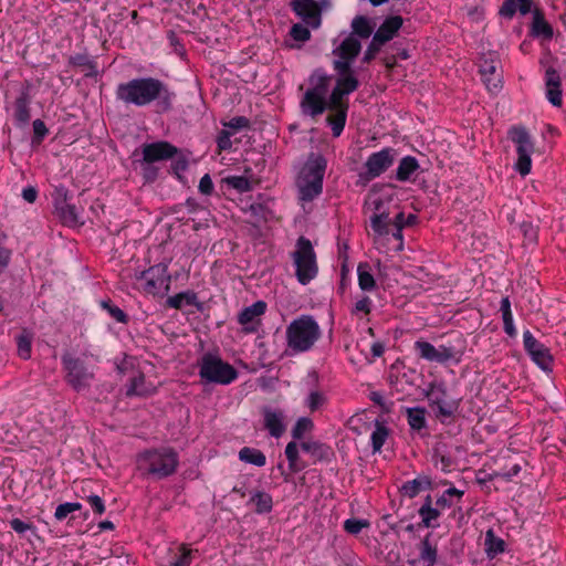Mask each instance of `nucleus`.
Here are the masks:
<instances>
[{
  "label": "nucleus",
  "instance_id": "nucleus-53",
  "mask_svg": "<svg viewBox=\"0 0 566 566\" xmlns=\"http://www.w3.org/2000/svg\"><path fill=\"white\" fill-rule=\"evenodd\" d=\"M413 348L419 358L430 363H437V347L427 340H416Z\"/></svg>",
  "mask_w": 566,
  "mask_h": 566
},
{
  "label": "nucleus",
  "instance_id": "nucleus-11",
  "mask_svg": "<svg viewBox=\"0 0 566 566\" xmlns=\"http://www.w3.org/2000/svg\"><path fill=\"white\" fill-rule=\"evenodd\" d=\"M509 137L516 145L517 159L514 168L521 176H527L532 169L531 156L534 151L531 135L524 126H512L509 129Z\"/></svg>",
  "mask_w": 566,
  "mask_h": 566
},
{
  "label": "nucleus",
  "instance_id": "nucleus-32",
  "mask_svg": "<svg viewBox=\"0 0 566 566\" xmlns=\"http://www.w3.org/2000/svg\"><path fill=\"white\" fill-rule=\"evenodd\" d=\"M254 506V513L259 515L269 514L273 510V497L270 493L261 490L251 492V497L247 505Z\"/></svg>",
  "mask_w": 566,
  "mask_h": 566
},
{
  "label": "nucleus",
  "instance_id": "nucleus-50",
  "mask_svg": "<svg viewBox=\"0 0 566 566\" xmlns=\"http://www.w3.org/2000/svg\"><path fill=\"white\" fill-rule=\"evenodd\" d=\"M171 159L170 169L169 172L176 177V179L180 182H185L186 178L184 176V172L188 170L189 168V160L188 158L181 153L179 149V154H177Z\"/></svg>",
  "mask_w": 566,
  "mask_h": 566
},
{
  "label": "nucleus",
  "instance_id": "nucleus-44",
  "mask_svg": "<svg viewBox=\"0 0 566 566\" xmlns=\"http://www.w3.org/2000/svg\"><path fill=\"white\" fill-rule=\"evenodd\" d=\"M464 495V491L457 489L455 486H450L442 492L440 496L436 500V505L446 510L453 506L454 501L460 503Z\"/></svg>",
  "mask_w": 566,
  "mask_h": 566
},
{
  "label": "nucleus",
  "instance_id": "nucleus-60",
  "mask_svg": "<svg viewBox=\"0 0 566 566\" xmlns=\"http://www.w3.org/2000/svg\"><path fill=\"white\" fill-rule=\"evenodd\" d=\"M373 310V301L369 296H363L358 300L350 310L353 316L360 317V314L369 315Z\"/></svg>",
  "mask_w": 566,
  "mask_h": 566
},
{
  "label": "nucleus",
  "instance_id": "nucleus-18",
  "mask_svg": "<svg viewBox=\"0 0 566 566\" xmlns=\"http://www.w3.org/2000/svg\"><path fill=\"white\" fill-rule=\"evenodd\" d=\"M418 558L409 559L410 566H434L438 562V546L433 533L428 532L417 544Z\"/></svg>",
  "mask_w": 566,
  "mask_h": 566
},
{
  "label": "nucleus",
  "instance_id": "nucleus-14",
  "mask_svg": "<svg viewBox=\"0 0 566 566\" xmlns=\"http://www.w3.org/2000/svg\"><path fill=\"white\" fill-rule=\"evenodd\" d=\"M31 88L32 83L25 80L20 87L19 95L13 102V123L17 127L23 128L28 126L31 119Z\"/></svg>",
  "mask_w": 566,
  "mask_h": 566
},
{
  "label": "nucleus",
  "instance_id": "nucleus-41",
  "mask_svg": "<svg viewBox=\"0 0 566 566\" xmlns=\"http://www.w3.org/2000/svg\"><path fill=\"white\" fill-rule=\"evenodd\" d=\"M238 458L241 462L252 464L255 467H264L266 457L260 449L252 447H243L239 450Z\"/></svg>",
  "mask_w": 566,
  "mask_h": 566
},
{
  "label": "nucleus",
  "instance_id": "nucleus-42",
  "mask_svg": "<svg viewBox=\"0 0 566 566\" xmlns=\"http://www.w3.org/2000/svg\"><path fill=\"white\" fill-rule=\"evenodd\" d=\"M463 355V349L455 348V346L451 344H441L437 347V363L438 364H447L449 361H453L459 364L461 361Z\"/></svg>",
  "mask_w": 566,
  "mask_h": 566
},
{
  "label": "nucleus",
  "instance_id": "nucleus-10",
  "mask_svg": "<svg viewBox=\"0 0 566 566\" xmlns=\"http://www.w3.org/2000/svg\"><path fill=\"white\" fill-rule=\"evenodd\" d=\"M171 259L155 264L147 270L136 272L137 281H145L144 291L151 295H165L168 293L171 283V276L168 273V266Z\"/></svg>",
  "mask_w": 566,
  "mask_h": 566
},
{
  "label": "nucleus",
  "instance_id": "nucleus-20",
  "mask_svg": "<svg viewBox=\"0 0 566 566\" xmlns=\"http://www.w3.org/2000/svg\"><path fill=\"white\" fill-rule=\"evenodd\" d=\"M333 69L337 74L335 87L345 94H352L359 87V80L353 67H348L345 62H333Z\"/></svg>",
  "mask_w": 566,
  "mask_h": 566
},
{
  "label": "nucleus",
  "instance_id": "nucleus-24",
  "mask_svg": "<svg viewBox=\"0 0 566 566\" xmlns=\"http://www.w3.org/2000/svg\"><path fill=\"white\" fill-rule=\"evenodd\" d=\"M483 83L489 91H497L501 87V80L496 75V61L492 57L483 56L479 65Z\"/></svg>",
  "mask_w": 566,
  "mask_h": 566
},
{
  "label": "nucleus",
  "instance_id": "nucleus-22",
  "mask_svg": "<svg viewBox=\"0 0 566 566\" xmlns=\"http://www.w3.org/2000/svg\"><path fill=\"white\" fill-rule=\"evenodd\" d=\"M546 98L556 107L563 104L562 78L559 72L549 66L545 72Z\"/></svg>",
  "mask_w": 566,
  "mask_h": 566
},
{
  "label": "nucleus",
  "instance_id": "nucleus-21",
  "mask_svg": "<svg viewBox=\"0 0 566 566\" xmlns=\"http://www.w3.org/2000/svg\"><path fill=\"white\" fill-rule=\"evenodd\" d=\"M360 51V41L353 35H348L336 49L333 50V54L338 56V59L334 60V62H345L350 69L353 67V63L359 55Z\"/></svg>",
  "mask_w": 566,
  "mask_h": 566
},
{
  "label": "nucleus",
  "instance_id": "nucleus-34",
  "mask_svg": "<svg viewBox=\"0 0 566 566\" xmlns=\"http://www.w3.org/2000/svg\"><path fill=\"white\" fill-rule=\"evenodd\" d=\"M426 413L424 407H409L406 409L407 422L412 431L420 433L427 429Z\"/></svg>",
  "mask_w": 566,
  "mask_h": 566
},
{
  "label": "nucleus",
  "instance_id": "nucleus-61",
  "mask_svg": "<svg viewBox=\"0 0 566 566\" xmlns=\"http://www.w3.org/2000/svg\"><path fill=\"white\" fill-rule=\"evenodd\" d=\"M520 230L524 239L528 243H536L538 239V226H535L532 221H523L520 224Z\"/></svg>",
  "mask_w": 566,
  "mask_h": 566
},
{
  "label": "nucleus",
  "instance_id": "nucleus-45",
  "mask_svg": "<svg viewBox=\"0 0 566 566\" xmlns=\"http://www.w3.org/2000/svg\"><path fill=\"white\" fill-rule=\"evenodd\" d=\"M500 311L502 313L503 328L504 332L510 336H516V328L513 322V314L511 310V301L509 296H504L501 300Z\"/></svg>",
  "mask_w": 566,
  "mask_h": 566
},
{
  "label": "nucleus",
  "instance_id": "nucleus-13",
  "mask_svg": "<svg viewBox=\"0 0 566 566\" xmlns=\"http://www.w3.org/2000/svg\"><path fill=\"white\" fill-rule=\"evenodd\" d=\"M523 346L531 359L544 371H552L554 358L551 349L527 329L523 333Z\"/></svg>",
  "mask_w": 566,
  "mask_h": 566
},
{
  "label": "nucleus",
  "instance_id": "nucleus-46",
  "mask_svg": "<svg viewBox=\"0 0 566 566\" xmlns=\"http://www.w3.org/2000/svg\"><path fill=\"white\" fill-rule=\"evenodd\" d=\"M139 154V149H135L133 153V164L139 165L142 169V178L144 180V184H154L158 177H159V167H157L155 164H146L142 161V159H136V157Z\"/></svg>",
  "mask_w": 566,
  "mask_h": 566
},
{
  "label": "nucleus",
  "instance_id": "nucleus-19",
  "mask_svg": "<svg viewBox=\"0 0 566 566\" xmlns=\"http://www.w3.org/2000/svg\"><path fill=\"white\" fill-rule=\"evenodd\" d=\"M266 303L264 301H256L252 305L244 307L238 314V323L242 325V331L245 334L256 333L261 325L260 316L266 311Z\"/></svg>",
  "mask_w": 566,
  "mask_h": 566
},
{
  "label": "nucleus",
  "instance_id": "nucleus-1",
  "mask_svg": "<svg viewBox=\"0 0 566 566\" xmlns=\"http://www.w3.org/2000/svg\"><path fill=\"white\" fill-rule=\"evenodd\" d=\"M115 95L127 106L154 105L159 115L170 113L177 99V94L169 84L155 76H138L119 83Z\"/></svg>",
  "mask_w": 566,
  "mask_h": 566
},
{
  "label": "nucleus",
  "instance_id": "nucleus-7",
  "mask_svg": "<svg viewBox=\"0 0 566 566\" xmlns=\"http://www.w3.org/2000/svg\"><path fill=\"white\" fill-rule=\"evenodd\" d=\"M84 357L85 355L75 356L69 350L61 356L64 380L76 392L88 389L95 379V367Z\"/></svg>",
  "mask_w": 566,
  "mask_h": 566
},
{
  "label": "nucleus",
  "instance_id": "nucleus-56",
  "mask_svg": "<svg viewBox=\"0 0 566 566\" xmlns=\"http://www.w3.org/2000/svg\"><path fill=\"white\" fill-rule=\"evenodd\" d=\"M314 427L313 420L307 417H301L296 420L291 430L293 441L302 440L305 432L311 431Z\"/></svg>",
  "mask_w": 566,
  "mask_h": 566
},
{
  "label": "nucleus",
  "instance_id": "nucleus-43",
  "mask_svg": "<svg viewBox=\"0 0 566 566\" xmlns=\"http://www.w3.org/2000/svg\"><path fill=\"white\" fill-rule=\"evenodd\" d=\"M390 434V429L386 426L385 420H375V430L370 436L373 452H379L384 447L387 438Z\"/></svg>",
  "mask_w": 566,
  "mask_h": 566
},
{
  "label": "nucleus",
  "instance_id": "nucleus-27",
  "mask_svg": "<svg viewBox=\"0 0 566 566\" xmlns=\"http://www.w3.org/2000/svg\"><path fill=\"white\" fill-rule=\"evenodd\" d=\"M434 484L432 479L429 475L420 474L416 479L406 481L401 488L400 492L402 495L413 499L416 497L421 491L426 490H433Z\"/></svg>",
  "mask_w": 566,
  "mask_h": 566
},
{
  "label": "nucleus",
  "instance_id": "nucleus-58",
  "mask_svg": "<svg viewBox=\"0 0 566 566\" xmlns=\"http://www.w3.org/2000/svg\"><path fill=\"white\" fill-rule=\"evenodd\" d=\"M289 34L293 40L302 43L307 42L312 36L310 27L304 23H294L291 27Z\"/></svg>",
  "mask_w": 566,
  "mask_h": 566
},
{
  "label": "nucleus",
  "instance_id": "nucleus-9",
  "mask_svg": "<svg viewBox=\"0 0 566 566\" xmlns=\"http://www.w3.org/2000/svg\"><path fill=\"white\" fill-rule=\"evenodd\" d=\"M292 256L298 283L302 285L308 284L318 273L316 253L311 240L301 235L296 241V250L292 253Z\"/></svg>",
  "mask_w": 566,
  "mask_h": 566
},
{
  "label": "nucleus",
  "instance_id": "nucleus-23",
  "mask_svg": "<svg viewBox=\"0 0 566 566\" xmlns=\"http://www.w3.org/2000/svg\"><path fill=\"white\" fill-rule=\"evenodd\" d=\"M156 391L157 388L151 382H147L145 374L139 370L137 375L130 378L129 382L126 385L125 396L127 398H147L155 395Z\"/></svg>",
  "mask_w": 566,
  "mask_h": 566
},
{
  "label": "nucleus",
  "instance_id": "nucleus-63",
  "mask_svg": "<svg viewBox=\"0 0 566 566\" xmlns=\"http://www.w3.org/2000/svg\"><path fill=\"white\" fill-rule=\"evenodd\" d=\"M222 125L234 134L241 129L250 128V119L245 116H235L228 122H222Z\"/></svg>",
  "mask_w": 566,
  "mask_h": 566
},
{
  "label": "nucleus",
  "instance_id": "nucleus-54",
  "mask_svg": "<svg viewBox=\"0 0 566 566\" xmlns=\"http://www.w3.org/2000/svg\"><path fill=\"white\" fill-rule=\"evenodd\" d=\"M99 304L115 322L122 324H127L129 322L128 314L115 305L111 298L102 300Z\"/></svg>",
  "mask_w": 566,
  "mask_h": 566
},
{
  "label": "nucleus",
  "instance_id": "nucleus-4",
  "mask_svg": "<svg viewBox=\"0 0 566 566\" xmlns=\"http://www.w3.org/2000/svg\"><path fill=\"white\" fill-rule=\"evenodd\" d=\"M327 168V160L319 153H311L296 178L298 198L311 202L323 192V181Z\"/></svg>",
  "mask_w": 566,
  "mask_h": 566
},
{
  "label": "nucleus",
  "instance_id": "nucleus-57",
  "mask_svg": "<svg viewBox=\"0 0 566 566\" xmlns=\"http://www.w3.org/2000/svg\"><path fill=\"white\" fill-rule=\"evenodd\" d=\"M33 135L31 138L32 147H39L44 142L45 137L49 135V128L45 123L38 118L32 123Z\"/></svg>",
  "mask_w": 566,
  "mask_h": 566
},
{
  "label": "nucleus",
  "instance_id": "nucleus-30",
  "mask_svg": "<svg viewBox=\"0 0 566 566\" xmlns=\"http://www.w3.org/2000/svg\"><path fill=\"white\" fill-rule=\"evenodd\" d=\"M534 0H504L499 9V15L511 20L518 11L522 15H526L532 11Z\"/></svg>",
  "mask_w": 566,
  "mask_h": 566
},
{
  "label": "nucleus",
  "instance_id": "nucleus-62",
  "mask_svg": "<svg viewBox=\"0 0 566 566\" xmlns=\"http://www.w3.org/2000/svg\"><path fill=\"white\" fill-rule=\"evenodd\" d=\"M232 135H233V132H230L229 129H221L218 133L217 138H216L218 154H221L222 151H227V150L231 149Z\"/></svg>",
  "mask_w": 566,
  "mask_h": 566
},
{
  "label": "nucleus",
  "instance_id": "nucleus-49",
  "mask_svg": "<svg viewBox=\"0 0 566 566\" xmlns=\"http://www.w3.org/2000/svg\"><path fill=\"white\" fill-rule=\"evenodd\" d=\"M506 543L504 539L497 537L493 530L485 533V551L489 557H495L504 553Z\"/></svg>",
  "mask_w": 566,
  "mask_h": 566
},
{
  "label": "nucleus",
  "instance_id": "nucleus-38",
  "mask_svg": "<svg viewBox=\"0 0 566 566\" xmlns=\"http://www.w3.org/2000/svg\"><path fill=\"white\" fill-rule=\"evenodd\" d=\"M69 65L73 67H85L88 71L85 73V77H97L98 70L97 63L90 57L87 53H77L71 55L67 60Z\"/></svg>",
  "mask_w": 566,
  "mask_h": 566
},
{
  "label": "nucleus",
  "instance_id": "nucleus-2",
  "mask_svg": "<svg viewBox=\"0 0 566 566\" xmlns=\"http://www.w3.org/2000/svg\"><path fill=\"white\" fill-rule=\"evenodd\" d=\"M332 75L323 67L313 70L307 82L308 87L300 99V112L304 117L316 119L327 109H348V94L335 87L328 95Z\"/></svg>",
  "mask_w": 566,
  "mask_h": 566
},
{
  "label": "nucleus",
  "instance_id": "nucleus-3",
  "mask_svg": "<svg viewBox=\"0 0 566 566\" xmlns=\"http://www.w3.org/2000/svg\"><path fill=\"white\" fill-rule=\"evenodd\" d=\"M179 467V454L172 447L145 449L137 454V468L144 476L163 480L174 475Z\"/></svg>",
  "mask_w": 566,
  "mask_h": 566
},
{
  "label": "nucleus",
  "instance_id": "nucleus-16",
  "mask_svg": "<svg viewBox=\"0 0 566 566\" xmlns=\"http://www.w3.org/2000/svg\"><path fill=\"white\" fill-rule=\"evenodd\" d=\"M291 10L311 29L322 24V6L316 0H292Z\"/></svg>",
  "mask_w": 566,
  "mask_h": 566
},
{
  "label": "nucleus",
  "instance_id": "nucleus-64",
  "mask_svg": "<svg viewBox=\"0 0 566 566\" xmlns=\"http://www.w3.org/2000/svg\"><path fill=\"white\" fill-rule=\"evenodd\" d=\"M368 398L377 406L380 407L381 412L388 415L391 412L394 401H386L380 391H370Z\"/></svg>",
  "mask_w": 566,
  "mask_h": 566
},
{
  "label": "nucleus",
  "instance_id": "nucleus-37",
  "mask_svg": "<svg viewBox=\"0 0 566 566\" xmlns=\"http://www.w3.org/2000/svg\"><path fill=\"white\" fill-rule=\"evenodd\" d=\"M375 24L365 15H356L352 21V33L355 38L368 39L374 33Z\"/></svg>",
  "mask_w": 566,
  "mask_h": 566
},
{
  "label": "nucleus",
  "instance_id": "nucleus-8",
  "mask_svg": "<svg viewBox=\"0 0 566 566\" xmlns=\"http://www.w3.org/2000/svg\"><path fill=\"white\" fill-rule=\"evenodd\" d=\"M199 376L205 384L230 385L238 376V370L228 361L210 352L205 353L198 361Z\"/></svg>",
  "mask_w": 566,
  "mask_h": 566
},
{
  "label": "nucleus",
  "instance_id": "nucleus-28",
  "mask_svg": "<svg viewBox=\"0 0 566 566\" xmlns=\"http://www.w3.org/2000/svg\"><path fill=\"white\" fill-rule=\"evenodd\" d=\"M530 35L533 38H543L544 40H551L554 36L553 27L546 21L544 12L541 9L533 11Z\"/></svg>",
  "mask_w": 566,
  "mask_h": 566
},
{
  "label": "nucleus",
  "instance_id": "nucleus-39",
  "mask_svg": "<svg viewBox=\"0 0 566 566\" xmlns=\"http://www.w3.org/2000/svg\"><path fill=\"white\" fill-rule=\"evenodd\" d=\"M81 209L73 203H67L60 209L55 214L63 226L74 228L82 226L83 221L80 220Z\"/></svg>",
  "mask_w": 566,
  "mask_h": 566
},
{
  "label": "nucleus",
  "instance_id": "nucleus-40",
  "mask_svg": "<svg viewBox=\"0 0 566 566\" xmlns=\"http://www.w3.org/2000/svg\"><path fill=\"white\" fill-rule=\"evenodd\" d=\"M358 285L364 292H371L377 287L376 280L371 273L368 262H359L357 266Z\"/></svg>",
  "mask_w": 566,
  "mask_h": 566
},
{
  "label": "nucleus",
  "instance_id": "nucleus-55",
  "mask_svg": "<svg viewBox=\"0 0 566 566\" xmlns=\"http://www.w3.org/2000/svg\"><path fill=\"white\" fill-rule=\"evenodd\" d=\"M71 198L70 190L64 185L56 186L52 192L54 213L63 209V207L70 202Z\"/></svg>",
  "mask_w": 566,
  "mask_h": 566
},
{
  "label": "nucleus",
  "instance_id": "nucleus-35",
  "mask_svg": "<svg viewBox=\"0 0 566 566\" xmlns=\"http://www.w3.org/2000/svg\"><path fill=\"white\" fill-rule=\"evenodd\" d=\"M443 509L439 506L433 507H427V509H419L418 514L420 516V522L417 523L418 530L421 528H437L440 526L438 520L441 516Z\"/></svg>",
  "mask_w": 566,
  "mask_h": 566
},
{
  "label": "nucleus",
  "instance_id": "nucleus-51",
  "mask_svg": "<svg viewBox=\"0 0 566 566\" xmlns=\"http://www.w3.org/2000/svg\"><path fill=\"white\" fill-rule=\"evenodd\" d=\"M235 189L238 192L243 193L252 190V184L245 176H228L221 179V188Z\"/></svg>",
  "mask_w": 566,
  "mask_h": 566
},
{
  "label": "nucleus",
  "instance_id": "nucleus-12",
  "mask_svg": "<svg viewBox=\"0 0 566 566\" xmlns=\"http://www.w3.org/2000/svg\"><path fill=\"white\" fill-rule=\"evenodd\" d=\"M403 24V19L400 15H391L384 20L373 35L364 56L363 63L369 64L381 50V46L392 40Z\"/></svg>",
  "mask_w": 566,
  "mask_h": 566
},
{
  "label": "nucleus",
  "instance_id": "nucleus-48",
  "mask_svg": "<svg viewBox=\"0 0 566 566\" xmlns=\"http://www.w3.org/2000/svg\"><path fill=\"white\" fill-rule=\"evenodd\" d=\"M32 339V334L27 329H23L21 334L15 336L18 356L23 360H28L31 358Z\"/></svg>",
  "mask_w": 566,
  "mask_h": 566
},
{
  "label": "nucleus",
  "instance_id": "nucleus-59",
  "mask_svg": "<svg viewBox=\"0 0 566 566\" xmlns=\"http://www.w3.org/2000/svg\"><path fill=\"white\" fill-rule=\"evenodd\" d=\"M369 526H370V523L368 520L355 518V517L347 518L343 525L344 531L350 535H357L363 531V528H367Z\"/></svg>",
  "mask_w": 566,
  "mask_h": 566
},
{
  "label": "nucleus",
  "instance_id": "nucleus-26",
  "mask_svg": "<svg viewBox=\"0 0 566 566\" xmlns=\"http://www.w3.org/2000/svg\"><path fill=\"white\" fill-rule=\"evenodd\" d=\"M184 305L195 306L197 311H203V303L198 300L195 291L188 290L169 296L166 300V306L175 310H181Z\"/></svg>",
  "mask_w": 566,
  "mask_h": 566
},
{
  "label": "nucleus",
  "instance_id": "nucleus-15",
  "mask_svg": "<svg viewBox=\"0 0 566 566\" xmlns=\"http://www.w3.org/2000/svg\"><path fill=\"white\" fill-rule=\"evenodd\" d=\"M142 161L156 164L168 160L179 154V148L166 140L145 143L140 146Z\"/></svg>",
  "mask_w": 566,
  "mask_h": 566
},
{
  "label": "nucleus",
  "instance_id": "nucleus-6",
  "mask_svg": "<svg viewBox=\"0 0 566 566\" xmlns=\"http://www.w3.org/2000/svg\"><path fill=\"white\" fill-rule=\"evenodd\" d=\"M321 327L314 317L301 315L286 327L287 347L295 354L308 352L321 338Z\"/></svg>",
  "mask_w": 566,
  "mask_h": 566
},
{
  "label": "nucleus",
  "instance_id": "nucleus-36",
  "mask_svg": "<svg viewBox=\"0 0 566 566\" xmlns=\"http://www.w3.org/2000/svg\"><path fill=\"white\" fill-rule=\"evenodd\" d=\"M328 114L325 118L326 125L331 127L333 137L337 138L344 132L348 109H328Z\"/></svg>",
  "mask_w": 566,
  "mask_h": 566
},
{
  "label": "nucleus",
  "instance_id": "nucleus-33",
  "mask_svg": "<svg viewBox=\"0 0 566 566\" xmlns=\"http://www.w3.org/2000/svg\"><path fill=\"white\" fill-rule=\"evenodd\" d=\"M300 444L296 441H290L284 450V454L289 462V470L291 473H298L307 468V462L300 457Z\"/></svg>",
  "mask_w": 566,
  "mask_h": 566
},
{
  "label": "nucleus",
  "instance_id": "nucleus-29",
  "mask_svg": "<svg viewBox=\"0 0 566 566\" xmlns=\"http://www.w3.org/2000/svg\"><path fill=\"white\" fill-rule=\"evenodd\" d=\"M300 447L314 458V462H329L334 457L333 449L321 441H303Z\"/></svg>",
  "mask_w": 566,
  "mask_h": 566
},
{
  "label": "nucleus",
  "instance_id": "nucleus-31",
  "mask_svg": "<svg viewBox=\"0 0 566 566\" xmlns=\"http://www.w3.org/2000/svg\"><path fill=\"white\" fill-rule=\"evenodd\" d=\"M420 165L416 157L405 156L400 159L396 169L395 179L400 182L410 181L411 177L418 172Z\"/></svg>",
  "mask_w": 566,
  "mask_h": 566
},
{
  "label": "nucleus",
  "instance_id": "nucleus-52",
  "mask_svg": "<svg viewBox=\"0 0 566 566\" xmlns=\"http://www.w3.org/2000/svg\"><path fill=\"white\" fill-rule=\"evenodd\" d=\"M197 552L182 544L165 566H190L192 554Z\"/></svg>",
  "mask_w": 566,
  "mask_h": 566
},
{
  "label": "nucleus",
  "instance_id": "nucleus-25",
  "mask_svg": "<svg viewBox=\"0 0 566 566\" xmlns=\"http://www.w3.org/2000/svg\"><path fill=\"white\" fill-rule=\"evenodd\" d=\"M264 428L274 438H280L285 431L284 415L281 410L269 407L263 409Z\"/></svg>",
  "mask_w": 566,
  "mask_h": 566
},
{
  "label": "nucleus",
  "instance_id": "nucleus-5",
  "mask_svg": "<svg viewBox=\"0 0 566 566\" xmlns=\"http://www.w3.org/2000/svg\"><path fill=\"white\" fill-rule=\"evenodd\" d=\"M428 405L436 420L443 426H450L461 416L462 398L448 399L444 381H431L424 391Z\"/></svg>",
  "mask_w": 566,
  "mask_h": 566
},
{
  "label": "nucleus",
  "instance_id": "nucleus-17",
  "mask_svg": "<svg viewBox=\"0 0 566 566\" xmlns=\"http://www.w3.org/2000/svg\"><path fill=\"white\" fill-rule=\"evenodd\" d=\"M397 150L392 147H385L370 154L364 165L367 168V176L376 178L381 176L394 165Z\"/></svg>",
  "mask_w": 566,
  "mask_h": 566
},
{
  "label": "nucleus",
  "instance_id": "nucleus-47",
  "mask_svg": "<svg viewBox=\"0 0 566 566\" xmlns=\"http://www.w3.org/2000/svg\"><path fill=\"white\" fill-rule=\"evenodd\" d=\"M390 226L391 220H389L388 212L382 211L370 217V227L379 237L388 235L390 233Z\"/></svg>",
  "mask_w": 566,
  "mask_h": 566
}]
</instances>
